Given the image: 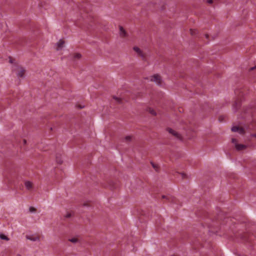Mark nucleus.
Segmentation results:
<instances>
[{
    "label": "nucleus",
    "mask_w": 256,
    "mask_h": 256,
    "mask_svg": "<svg viewBox=\"0 0 256 256\" xmlns=\"http://www.w3.org/2000/svg\"><path fill=\"white\" fill-rule=\"evenodd\" d=\"M120 36L124 38L126 36V32H125V30L123 28L122 26L120 27Z\"/></svg>",
    "instance_id": "obj_12"
},
{
    "label": "nucleus",
    "mask_w": 256,
    "mask_h": 256,
    "mask_svg": "<svg viewBox=\"0 0 256 256\" xmlns=\"http://www.w3.org/2000/svg\"><path fill=\"white\" fill-rule=\"evenodd\" d=\"M150 80L155 82L158 85L162 84V80L158 74H154L150 77Z\"/></svg>",
    "instance_id": "obj_3"
},
{
    "label": "nucleus",
    "mask_w": 256,
    "mask_h": 256,
    "mask_svg": "<svg viewBox=\"0 0 256 256\" xmlns=\"http://www.w3.org/2000/svg\"><path fill=\"white\" fill-rule=\"evenodd\" d=\"M250 130H256V124H251L248 126H246L244 127L234 126L232 128V132H238L240 134H243L246 132V131H248Z\"/></svg>",
    "instance_id": "obj_1"
},
{
    "label": "nucleus",
    "mask_w": 256,
    "mask_h": 256,
    "mask_svg": "<svg viewBox=\"0 0 256 256\" xmlns=\"http://www.w3.org/2000/svg\"><path fill=\"white\" fill-rule=\"evenodd\" d=\"M114 98L115 99L116 102H121V100L120 98H116V97H114Z\"/></svg>",
    "instance_id": "obj_22"
},
{
    "label": "nucleus",
    "mask_w": 256,
    "mask_h": 256,
    "mask_svg": "<svg viewBox=\"0 0 256 256\" xmlns=\"http://www.w3.org/2000/svg\"><path fill=\"white\" fill-rule=\"evenodd\" d=\"M208 2L209 4H212L213 2V1H212V0H208Z\"/></svg>",
    "instance_id": "obj_25"
},
{
    "label": "nucleus",
    "mask_w": 256,
    "mask_h": 256,
    "mask_svg": "<svg viewBox=\"0 0 256 256\" xmlns=\"http://www.w3.org/2000/svg\"><path fill=\"white\" fill-rule=\"evenodd\" d=\"M81 57V55L80 54H75L74 55V59H79Z\"/></svg>",
    "instance_id": "obj_17"
},
{
    "label": "nucleus",
    "mask_w": 256,
    "mask_h": 256,
    "mask_svg": "<svg viewBox=\"0 0 256 256\" xmlns=\"http://www.w3.org/2000/svg\"><path fill=\"white\" fill-rule=\"evenodd\" d=\"M152 166L153 167V168L156 170H158V166L154 162H151Z\"/></svg>",
    "instance_id": "obj_13"
},
{
    "label": "nucleus",
    "mask_w": 256,
    "mask_h": 256,
    "mask_svg": "<svg viewBox=\"0 0 256 256\" xmlns=\"http://www.w3.org/2000/svg\"><path fill=\"white\" fill-rule=\"evenodd\" d=\"M10 63H12V58H10Z\"/></svg>",
    "instance_id": "obj_28"
},
{
    "label": "nucleus",
    "mask_w": 256,
    "mask_h": 256,
    "mask_svg": "<svg viewBox=\"0 0 256 256\" xmlns=\"http://www.w3.org/2000/svg\"><path fill=\"white\" fill-rule=\"evenodd\" d=\"M69 240L72 243H76L78 242V239L76 238H74Z\"/></svg>",
    "instance_id": "obj_16"
},
{
    "label": "nucleus",
    "mask_w": 256,
    "mask_h": 256,
    "mask_svg": "<svg viewBox=\"0 0 256 256\" xmlns=\"http://www.w3.org/2000/svg\"><path fill=\"white\" fill-rule=\"evenodd\" d=\"M26 140H23L24 144H26Z\"/></svg>",
    "instance_id": "obj_27"
},
{
    "label": "nucleus",
    "mask_w": 256,
    "mask_h": 256,
    "mask_svg": "<svg viewBox=\"0 0 256 256\" xmlns=\"http://www.w3.org/2000/svg\"><path fill=\"white\" fill-rule=\"evenodd\" d=\"M56 161L58 164H62V161L56 158Z\"/></svg>",
    "instance_id": "obj_24"
},
{
    "label": "nucleus",
    "mask_w": 256,
    "mask_h": 256,
    "mask_svg": "<svg viewBox=\"0 0 256 256\" xmlns=\"http://www.w3.org/2000/svg\"><path fill=\"white\" fill-rule=\"evenodd\" d=\"M72 213L68 212H67V214H66V215L65 217H66V218H70L71 216H72Z\"/></svg>",
    "instance_id": "obj_18"
},
{
    "label": "nucleus",
    "mask_w": 256,
    "mask_h": 256,
    "mask_svg": "<svg viewBox=\"0 0 256 256\" xmlns=\"http://www.w3.org/2000/svg\"><path fill=\"white\" fill-rule=\"evenodd\" d=\"M235 94H236V95L238 94V90H236L235 91Z\"/></svg>",
    "instance_id": "obj_26"
},
{
    "label": "nucleus",
    "mask_w": 256,
    "mask_h": 256,
    "mask_svg": "<svg viewBox=\"0 0 256 256\" xmlns=\"http://www.w3.org/2000/svg\"><path fill=\"white\" fill-rule=\"evenodd\" d=\"M0 238L2 240H8L9 238L4 234H0Z\"/></svg>",
    "instance_id": "obj_14"
},
{
    "label": "nucleus",
    "mask_w": 256,
    "mask_h": 256,
    "mask_svg": "<svg viewBox=\"0 0 256 256\" xmlns=\"http://www.w3.org/2000/svg\"><path fill=\"white\" fill-rule=\"evenodd\" d=\"M132 137L130 136H127L126 137V141H129L131 140Z\"/></svg>",
    "instance_id": "obj_23"
},
{
    "label": "nucleus",
    "mask_w": 256,
    "mask_h": 256,
    "mask_svg": "<svg viewBox=\"0 0 256 256\" xmlns=\"http://www.w3.org/2000/svg\"><path fill=\"white\" fill-rule=\"evenodd\" d=\"M26 238L27 239H28L30 240H32V241H34V242L39 241L40 238V236L38 235H36V234L30 235V236L27 235L26 236Z\"/></svg>",
    "instance_id": "obj_6"
},
{
    "label": "nucleus",
    "mask_w": 256,
    "mask_h": 256,
    "mask_svg": "<svg viewBox=\"0 0 256 256\" xmlns=\"http://www.w3.org/2000/svg\"><path fill=\"white\" fill-rule=\"evenodd\" d=\"M134 50L142 58H144L145 56L143 52L137 46L134 48Z\"/></svg>",
    "instance_id": "obj_8"
},
{
    "label": "nucleus",
    "mask_w": 256,
    "mask_h": 256,
    "mask_svg": "<svg viewBox=\"0 0 256 256\" xmlns=\"http://www.w3.org/2000/svg\"><path fill=\"white\" fill-rule=\"evenodd\" d=\"M240 102L241 100H240V98H238L234 103L233 104V108H235L236 110H238L240 106Z\"/></svg>",
    "instance_id": "obj_9"
},
{
    "label": "nucleus",
    "mask_w": 256,
    "mask_h": 256,
    "mask_svg": "<svg viewBox=\"0 0 256 256\" xmlns=\"http://www.w3.org/2000/svg\"><path fill=\"white\" fill-rule=\"evenodd\" d=\"M25 186L27 190H32L33 188V184L30 181H26L25 182Z\"/></svg>",
    "instance_id": "obj_11"
},
{
    "label": "nucleus",
    "mask_w": 256,
    "mask_h": 256,
    "mask_svg": "<svg viewBox=\"0 0 256 256\" xmlns=\"http://www.w3.org/2000/svg\"><path fill=\"white\" fill-rule=\"evenodd\" d=\"M64 42L62 40H60L57 44L56 50H61L64 46Z\"/></svg>",
    "instance_id": "obj_10"
},
{
    "label": "nucleus",
    "mask_w": 256,
    "mask_h": 256,
    "mask_svg": "<svg viewBox=\"0 0 256 256\" xmlns=\"http://www.w3.org/2000/svg\"><path fill=\"white\" fill-rule=\"evenodd\" d=\"M162 198L166 199V201L172 203H176V200L175 198L170 196H162Z\"/></svg>",
    "instance_id": "obj_5"
},
{
    "label": "nucleus",
    "mask_w": 256,
    "mask_h": 256,
    "mask_svg": "<svg viewBox=\"0 0 256 256\" xmlns=\"http://www.w3.org/2000/svg\"><path fill=\"white\" fill-rule=\"evenodd\" d=\"M253 136L256 137V134H254Z\"/></svg>",
    "instance_id": "obj_31"
},
{
    "label": "nucleus",
    "mask_w": 256,
    "mask_h": 256,
    "mask_svg": "<svg viewBox=\"0 0 256 256\" xmlns=\"http://www.w3.org/2000/svg\"><path fill=\"white\" fill-rule=\"evenodd\" d=\"M167 130L168 131V132L170 134L172 135H173L176 138L179 139V140L182 139L181 136L179 134H178L177 132H176L174 130H173L172 129L170 128H168L167 129Z\"/></svg>",
    "instance_id": "obj_4"
},
{
    "label": "nucleus",
    "mask_w": 256,
    "mask_h": 256,
    "mask_svg": "<svg viewBox=\"0 0 256 256\" xmlns=\"http://www.w3.org/2000/svg\"><path fill=\"white\" fill-rule=\"evenodd\" d=\"M196 30H190V34L192 35L195 34Z\"/></svg>",
    "instance_id": "obj_21"
},
{
    "label": "nucleus",
    "mask_w": 256,
    "mask_h": 256,
    "mask_svg": "<svg viewBox=\"0 0 256 256\" xmlns=\"http://www.w3.org/2000/svg\"><path fill=\"white\" fill-rule=\"evenodd\" d=\"M205 36H206V38H208V34H206Z\"/></svg>",
    "instance_id": "obj_29"
},
{
    "label": "nucleus",
    "mask_w": 256,
    "mask_h": 256,
    "mask_svg": "<svg viewBox=\"0 0 256 256\" xmlns=\"http://www.w3.org/2000/svg\"><path fill=\"white\" fill-rule=\"evenodd\" d=\"M17 256H21L20 255V254H18Z\"/></svg>",
    "instance_id": "obj_32"
},
{
    "label": "nucleus",
    "mask_w": 256,
    "mask_h": 256,
    "mask_svg": "<svg viewBox=\"0 0 256 256\" xmlns=\"http://www.w3.org/2000/svg\"><path fill=\"white\" fill-rule=\"evenodd\" d=\"M254 68H256V66H254V67L252 68H251V70H254Z\"/></svg>",
    "instance_id": "obj_30"
},
{
    "label": "nucleus",
    "mask_w": 256,
    "mask_h": 256,
    "mask_svg": "<svg viewBox=\"0 0 256 256\" xmlns=\"http://www.w3.org/2000/svg\"><path fill=\"white\" fill-rule=\"evenodd\" d=\"M148 112L152 114L155 116L156 115V112L155 110L151 108H148Z\"/></svg>",
    "instance_id": "obj_15"
},
{
    "label": "nucleus",
    "mask_w": 256,
    "mask_h": 256,
    "mask_svg": "<svg viewBox=\"0 0 256 256\" xmlns=\"http://www.w3.org/2000/svg\"><path fill=\"white\" fill-rule=\"evenodd\" d=\"M36 211V209L34 207H30V212H34Z\"/></svg>",
    "instance_id": "obj_19"
},
{
    "label": "nucleus",
    "mask_w": 256,
    "mask_h": 256,
    "mask_svg": "<svg viewBox=\"0 0 256 256\" xmlns=\"http://www.w3.org/2000/svg\"><path fill=\"white\" fill-rule=\"evenodd\" d=\"M25 70L22 67H18L17 70V74L20 77H23Z\"/></svg>",
    "instance_id": "obj_7"
},
{
    "label": "nucleus",
    "mask_w": 256,
    "mask_h": 256,
    "mask_svg": "<svg viewBox=\"0 0 256 256\" xmlns=\"http://www.w3.org/2000/svg\"><path fill=\"white\" fill-rule=\"evenodd\" d=\"M232 142L234 145V146L236 150L238 151H241L244 150L246 148V146L243 144H238V140L235 138H232Z\"/></svg>",
    "instance_id": "obj_2"
},
{
    "label": "nucleus",
    "mask_w": 256,
    "mask_h": 256,
    "mask_svg": "<svg viewBox=\"0 0 256 256\" xmlns=\"http://www.w3.org/2000/svg\"><path fill=\"white\" fill-rule=\"evenodd\" d=\"M180 174L182 178H184L186 177V175L184 173H180Z\"/></svg>",
    "instance_id": "obj_20"
}]
</instances>
